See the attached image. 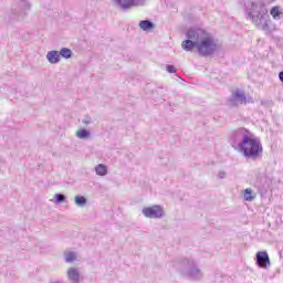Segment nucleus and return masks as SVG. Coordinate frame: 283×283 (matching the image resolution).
<instances>
[{
	"instance_id": "1",
	"label": "nucleus",
	"mask_w": 283,
	"mask_h": 283,
	"mask_svg": "<svg viewBox=\"0 0 283 283\" xmlns=\"http://www.w3.org/2000/svg\"><path fill=\"white\" fill-rule=\"evenodd\" d=\"M249 17L259 30L271 32V27L269 25L271 23V15H269V9H266L264 1L258 0L252 2Z\"/></svg>"
},
{
	"instance_id": "2",
	"label": "nucleus",
	"mask_w": 283,
	"mask_h": 283,
	"mask_svg": "<svg viewBox=\"0 0 283 283\" xmlns=\"http://www.w3.org/2000/svg\"><path fill=\"white\" fill-rule=\"evenodd\" d=\"M229 143L235 151L249 158V130H247V128L233 130L230 135Z\"/></svg>"
},
{
	"instance_id": "3",
	"label": "nucleus",
	"mask_w": 283,
	"mask_h": 283,
	"mask_svg": "<svg viewBox=\"0 0 283 283\" xmlns=\"http://www.w3.org/2000/svg\"><path fill=\"white\" fill-rule=\"evenodd\" d=\"M174 269L178 271L184 277L190 280H202V271L196 264V261L184 259L174 263Z\"/></svg>"
},
{
	"instance_id": "4",
	"label": "nucleus",
	"mask_w": 283,
	"mask_h": 283,
	"mask_svg": "<svg viewBox=\"0 0 283 283\" xmlns=\"http://www.w3.org/2000/svg\"><path fill=\"white\" fill-rule=\"evenodd\" d=\"M264 158V147L260 137H255L253 133H249V160L258 163Z\"/></svg>"
},
{
	"instance_id": "5",
	"label": "nucleus",
	"mask_w": 283,
	"mask_h": 283,
	"mask_svg": "<svg viewBox=\"0 0 283 283\" xmlns=\"http://www.w3.org/2000/svg\"><path fill=\"white\" fill-rule=\"evenodd\" d=\"M218 50V44L213 40V38L206 35L202 41L198 42V49L197 52L199 53V56H213L216 54V51Z\"/></svg>"
},
{
	"instance_id": "6",
	"label": "nucleus",
	"mask_w": 283,
	"mask_h": 283,
	"mask_svg": "<svg viewBox=\"0 0 283 283\" xmlns=\"http://www.w3.org/2000/svg\"><path fill=\"white\" fill-rule=\"evenodd\" d=\"M247 95L241 92L240 88L232 91L231 96L227 101L228 107H238L239 105H245Z\"/></svg>"
},
{
	"instance_id": "7",
	"label": "nucleus",
	"mask_w": 283,
	"mask_h": 283,
	"mask_svg": "<svg viewBox=\"0 0 283 283\" xmlns=\"http://www.w3.org/2000/svg\"><path fill=\"white\" fill-rule=\"evenodd\" d=\"M147 0H112V3L118 10L126 12V10H132L134 6H145Z\"/></svg>"
},
{
	"instance_id": "8",
	"label": "nucleus",
	"mask_w": 283,
	"mask_h": 283,
	"mask_svg": "<svg viewBox=\"0 0 283 283\" xmlns=\"http://www.w3.org/2000/svg\"><path fill=\"white\" fill-rule=\"evenodd\" d=\"M142 213L145 216V218H153V219L165 218V210H163V207L158 205L143 208Z\"/></svg>"
},
{
	"instance_id": "9",
	"label": "nucleus",
	"mask_w": 283,
	"mask_h": 283,
	"mask_svg": "<svg viewBox=\"0 0 283 283\" xmlns=\"http://www.w3.org/2000/svg\"><path fill=\"white\" fill-rule=\"evenodd\" d=\"M187 39L200 43L206 36H208L207 31L201 28H190L186 33Z\"/></svg>"
},
{
	"instance_id": "10",
	"label": "nucleus",
	"mask_w": 283,
	"mask_h": 283,
	"mask_svg": "<svg viewBox=\"0 0 283 283\" xmlns=\"http://www.w3.org/2000/svg\"><path fill=\"white\" fill-rule=\"evenodd\" d=\"M255 263L259 269H270L271 268V258L269 256V252L259 251L255 254Z\"/></svg>"
},
{
	"instance_id": "11",
	"label": "nucleus",
	"mask_w": 283,
	"mask_h": 283,
	"mask_svg": "<svg viewBox=\"0 0 283 283\" xmlns=\"http://www.w3.org/2000/svg\"><path fill=\"white\" fill-rule=\"evenodd\" d=\"M271 185H273V179L269 176H264L262 188L259 189L261 198H264L265 193L269 192V189L273 191V188H271Z\"/></svg>"
},
{
	"instance_id": "12",
	"label": "nucleus",
	"mask_w": 283,
	"mask_h": 283,
	"mask_svg": "<svg viewBox=\"0 0 283 283\" xmlns=\"http://www.w3.org/2000/svg\"><path fill=\"white\" fill-rule=\"evenodd\" d=\"M67 279L72 283H81V272L76 268H69L66 271Z\"/></svg>"
},
{
	"instance_id": "13",
	"label": "nucleus",
	"mask_w": 283,
	"mask_h": 283,
	"mask_svg": "<svg viewBox=\"0 0 283 283\" xmlns=\"http://www.w3.org/2000/svg\"><path fill=\"white\" fill-rule=\"evenodd\" d=\"M46 60L51 65H56V63H61V54L59 51H49L46 54Z\"/></svg>"
},
{
	"instance_id": "14",
	"label": "nucleus",
	"mask_w": 283,
	"mask_h": 283,
	"mask_svg": "<svg viewBox=\"0 0 283 283\" xmlns=\"http://www.w3.org/2000/svg\"><path fill=\"white\" fill-rule=\"evenodd\" d=\"M181 48L185 50V52H193L195 48L198 50V42L187 38V40L182 41Z\"/></svg>"
},
{
	"instance_id": "15",
	"label": "nucleus",
	"mask_w": 283,
	"mask_h": 283,
	"mask_svg": "<svg viewBox=\"0 0 283 283\" xmlns=\"http://www.w3.org/2000/svg\"><path fill=\"white\" fill-rule=\"evenodd\" d=\"M139 28L144 32H149V30H154V28H156V24H154L151 20H142L139 22Z\"/></svg>"
},
{
	"instance_id": "16",
	"label": "nucleus",
	"mask_w": 283,
	"mask_h": 283,
	"mask_svg": "<svg viewBox=\"0 0 283 283\" xmlns=\"http://www.w3.org/2000/svg\"><path fill=\"white\" fill-rule=\"evenodd\" d=\"M270 14L275 21H280L282 19L283 13L282 11H280V7L275 6L272 7V9L270 10Z\"/></svg>"
},
{
	"instance_id": "17",
	"label": "nucleus",
	"mask_w": 283,
	"mask_h": 283,
	"mask_svg": "<svg viewBox=\"0 0 283 283\" xmlns=\"http://www.w3.org/2000/svg\"><path fill=\"white\" fill-rule=\"evenodd\" d=\"M76 136H77V138H81V140H85V139L90 138L91 133H90V130L82 128L76 132Z\"/></svg>"
},
{
	"instance_id": "18",
	"label": "nucleus",
	"mask_w": 283,
	"mask_h": 283,
	"mask_svg": "<svg viewBox=\"0 0 283 283\" xmlns=\"http://www.w3.org/2000/svg\"><path fill=\"white\" fill-rule=\"evenodd\" d=\"M74 202L76 207H85L87 205V198L85 196H75Z\"/></svg>"
},
{
	"instance_id": "19",
	"label": "nucleus",
	"mask_w": 283,
	"mask_h": 283,
	"mask_svg": "<svg viewBox=\"0 0 283 283\" xmlns=\"http://www.w3.org/2000/svg\"><path fill=\"white\" fill-rule=\"evenodd\" d=\"M97 176H107V166L99 164L95 167Z\"/></svg>"
},
{
	"instance_id": "20",
	"label": "nucleus",
	"mask_w": 283,
	"mask_h": 283,
	"mask_svg": "<svg viewBox=\"0 0 283 283\" xmlns=\"http://www.w3.org/2000/svg\"><path fill=\"white\" fill-rule=\"evenodd\" d=\"M65 200H67V197L65 195H63V193H55L54 200H51V202H54L55 205H61Z\"/></svg>"
},
{
	"instance_id": "21",
	"label": "nucleus",
	"mask_w": 283,
	"mask_h": 283,
	"mask_svg": "<svg viewBox=\"0 0 283 283\" xmlns=\"http://www.w3.org/2000/svg\"><path fill=\"white\" fill-rule=\"evenodd\" d=\"M66 264H70L76 260V252H65L64 253Z\"/></svg>"
},
{
	"instance_id": "22",
	"label": "nucleus",
	"mask_w": 283,
	"mask_h": 283,
	"mask_svg": "<svg viewBox=\"0 0 283 283\" xmlns=\"http://www.w3.org/2000/svg\"><path fill=\"white\" fill-rule=\"evenodd\" d=\"M60 56H62V59H72V50L62 48L60 51Z\"/></svg>"
},
{
	"instance_id": "23",
	"label": "nucleus",
	"mask_w": 283,
	"mask_h": 283,
	"mask_svg": "<svg viewBox=\"0 0 283 283\" xmlns=\"http://www.w3.org/2000/svg\"><path fill=\"white\" fill-rule=\"evenodd\" d=\"M9 19L10 21H19L20 19L19 11H17V9H11L9 13Z\"/></svg>"
},
{
	"instance_id": "24",
	"label": "nucleus",
	"mask_w": 283,
	"mask_h": 283,
	"mask_svg": "<svg viewBox=\"0 0 283 283\" xmlns=\"http://www.w3.org/2000/svg\"><path fill=\"white\" fill-rule=\"evenodd\" d=\"M21 6H22L23 10H30L32 8V4H30V2H28L25 0H23L21 2Z\"/></svg>"
},
{
	"instance_id": "25",
	"label": "nucleus",
	"mask_w": 283,
	"mask_h": 283,
	"mask_svg": "<svg viewBox=\"0 0 283 283\" xmlns=\"http://www.w3.org/2000/svg\"><path fill=\"white\" fill-rule=\"evenodd\" d=\"M166 71L168 72V74H174V72H176V67L171 64H167Z\"/></svg>"
},
{
	"instance_id": "26",
	"label": "nucleus",
	"mask_w": 283,
	"mask_h": 283,
	"mask_svg": "<svg viewBox=\"0 0 283 283\" xmlns=\"http://www.w3.org/2000/svg\"><path fill=\"white\" fill-rule=\"evenodd\" d=\"M256 196L258 195L253 192V190L249 189V202L255 200Z\"/></svg>"
},
{
	"instance_id": "27",
	"label": "nucleus",
	"mask_w": 283,
	"mask_h": 283,
	"mask_svg": "<svg viewBox=\"0 0 283 283\" xmlns=\"http://www.w3.org/2000/svg\"><path fill=\"white\" fill-rule=\"evenodd\" d=\"M218 178L220 180H224V178H227V172L224 170H220L218 174Z\"/></svg>"
},
{
	"instance_id": "28",
	"label": "nucleus",
	"mask_w": 283,
	"mask_h": 283,
	"mask_svg": "<svg viewBox=\"0 0 283 283\" xmlns=\"http://www.w3.org/2000/svg\"><path fill=\"white\" fill-rule=\"evenodd\" d=\"M83 125H90L92 123V117H86L82 120Z\"/></svg>"
},
{
	"instance_id": "29",
	"label": "nucleus",
	"mask_w": 283,
	"mask_h": 283,
	"mask_svg": "<svg viewBox=\"0 0 283 283\" xmlns=\"http://www.w3.org/2000/svg\"><path fill=\"white\" fill-rule=\"evenodd\" d=\"M243 198L244 200L249 201V188L243 190Z\"/></svg>"
},
{
	"instance_id": "30",
	"label": "nucleus",
	"mask_w": 283,
	"mask_h": 283,
	"mask_svg": "<svg viewBox=\"0 0 283 283\" xmlns=\"http://www.w3.org/2000/svg\"><path fill=\"white\" fill-rule=\"evenodd\" d=\"M279 80L281 81V83H283V71L279 73Z\"/></svg>"
},
{
	"instance_id": "31",
	"label": "nucleus",
	"mask_w": 283,
	"mask_h": 283,
	"mask_svg": "<svg viewBox=\"0 0 283 283\" xmlns=\"http://www.w3.org/2000/svg\"><path fill=\"white\" fill-rule=\"evenodd\" d=\"M249 103H253V98L252 97H249Z\"/></svg>"
},
{
	"instance_id": "32",
	"label": "nucleus",
	"mask_w": 283,
	"mask_h": 283,
	"mask_svg": "<svg viewBox=\"0 0 283 283\" xmlns=\"http://www.w3.org/2000/svg\"><path fill=\"white\" fill-rule=\"evenodd\" d=\"M245 12H247V17H249V9L248 8H245Z\"/></svg>"
}]
</instances>
